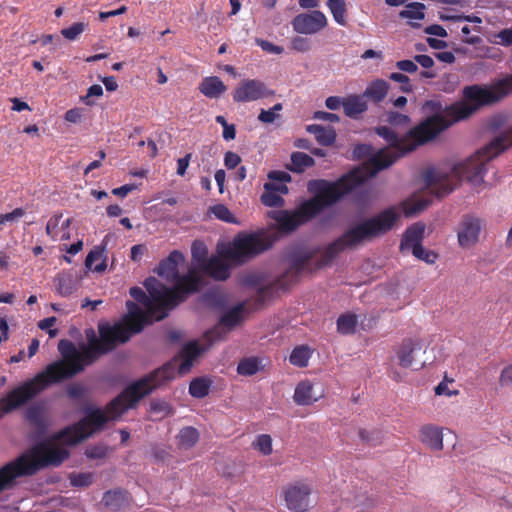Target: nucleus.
<instances>
[{
	"instance_id": "f257e3e1",
	"label": "nucleus",
	"mask_w": 512,
	"mask_h": 512,
	"mask_svg": "<svg viewBox=\"0 0 512 512\" xmlns=\"http://www.w3.org/2000/svg\"><path fill=\"white\" fill-rule=\"evenodd\" d=\"M399 219L400 213L397 209L389 207L375 216L351 226L323 250L320 248H310L292 252L289 256L290 268L275 282L260 287L257 291L258 300L263 302L270 298L275 290H285L291 284L297 282L302 272L312 270L310 267L311 262L318 254H320V258L316 260V268H322L330 264L335 257L346 249L356 248L366 241H371L374 238L385 235L395 227Z\"/></svg>"
},
{
	"instance_id": "f03ea898",
	"label": "nucleus",
	"mask_w": 512,
	"mask_h": 512,
	"mask_svg": "<svg viewBox=\"0 0 512 512\" xmlns=\"http://www.w3.org/2000/svg\"><path fill=\"white\" fill-rule=\"evenodd\" d=\"M126 307L127 314L120 321L114 324L99 322L98 335L93 328L86 329L87 343L82 344L80 350L70 340L59 341L58 350L72 376L82 372L85 366L95 363L101 356L112 352L120 344L128 342L134 334L143 330L145 327L143 309L130 300L126 302Z\"/></svg>"
},
{
	"instance_id": "7ed1b4c3",
	"label": "nucleus",
	"mask_w": 512,
	"mask_h": 512,
	"mask_svg": "<svg viewBox=\"0 0 512 512\" xmlns=\"http://www.w3.org/2000/svg\"><path fill=\"white\" fill-rule=\"evenodd\" d=\"M174 378L175 368L171 364L163 365L126 387L107 404L105 411L91 406L85 407L83 409L85 416L77 423L58 432L55 438L68 445L81 442L94 432L101 430L109 420L121 416L155 388Z\"/></svg>"
},
{
	"instance_id": "20e7f679",
	"label": "nucleus",
	"mask_w": 512,
	"mask_h": 512,
	"mask_svg": "<svg viewBox=\"0 0 512 512\" xmlns=\"http://www.w3.org/2000/svg\"><path fill=\"white\" fill-rule=\"evenodd\" d=\"M447 129L440 118L430 116L419 125L411 129L404 137H399L390 127L379 126L375 132L383 138L389 147L382 148L367 162L361 166L367 173L374 177L378 172L390 167L399 158L433 140L439 133Z\"/></svg>"
},
{
	"instance_id": "39448f33",
	"label": "nucleus",
	"mask_w": 512,
	"mask_h": 512,
	"mask_svg": "<svg viewBox=\"0 0 512 512\" xmlns=\"http://www.w3.org/2000/svg\"><path fill=\"white\" fill-rule=\"evenodd\" d=\"M512 93V78H503L491 85L473 84L462 90L463 99L442 109L441 103L426 101L423 110L433 112L447 128L456 122L468 119L482 107L491 106Z\"/></svg>"
},
{
	"instance_id": "423d86ee",
	"label": "nucleus",
	"mask_w": 512,
	"mask_h": 512,
	"mask_svg": "<svg viewBox=\"0 0 512 512\" xmlns=\"http://www.w3.org/2000/svg\"><path fill=\"white\" fill-rule=\"evenodd\" d=\"M371 176L362 167L358 166L342 175L335 181L316 179L308 182V191L313 198L305 201L304 210L310 215L317 216L325 208L338 203L345 195L362 185Z\"/></svg>"
},
{
	"instance_id": "0eeeda50",
	"label": "nucleus",
	"mask_w": 512,
	"mask_h": 512,
	"mask_svg": "<svg viewBox=\"0 0 512 512\" xmlns=\"http://www.w3.org/2000/svg\"><path fill=\"white\" fill-rule=\"evenodd\" d=\"M68 456V451L63 448L41 443L30 454H22L0 468V487L3 491L7 490L13 486L15 479L31 476L49 465H60Z\"/></svg>"
},
{
	"instance_id": "6e6552de",
	"label": "nucleus",
	"mask_w": 512,
	"mask_h": 512,
	"mask_svg": "<svg viewBox=\"0 0 512 512\" xmlns=\"http://www.w3.org/2000/svg\"><path fill=\"white\" fill-rule=\"evenodd\" d=\"M68 365L63 360L49 364L42 372L18 385L0 398V413L8 414L23 407L53 383L72 378Z\"/></svg>"
},
{
	"instance_id": "1a4fd4ad",
	"label": "nucleus",
	"mask_w": 512,
	"mask_h": 512,
	"mask_svg": "<svg viewBox=\"0 0 512 512\" xmlns=\"http://www.w3.org/2000/svg\"><path fill=\"white\" fill-rule=\"evenodd\" d=\"M148 295L140 287L130 289L131 297L145 307L143 310L145 326L153 321H161L166 318L169 311L177 306V295L175 292L181 291L179 285L175 290H168L164 284L154 277H149L144 282Z\"/></svg>"
},
{
	"instance_id": "9d476101",
	"label": "nucleus",
	"mask_w": 512,
	"mask_h": 512,
	"mask_svg": "<svg viewBox=\"0 0 512 512\" xmlns=\"http://www.w3.org/2000/svg\"><path fill=\"white\" fill-rule=\"evenodd\" d=\"M184 260V255L180 251L174 250L157 267V274L160 277L174 283V286L168 290H175L181 285V291L175 292L177 305L184 302L191 294L198 292L201 286V277L195 268H190L185 275L179 274L178 265Z\"/></svg>"
},
{
	"instance_id": "9b49d317",
	"label": "nucleus",
	"mask_w": 512,
	"mask_h": 512,
	"mask_svg": "<svg viewBox=\"0 0 512 512\" xmlns=\"http://www.w3.org/2000/svg\"><path fill=\"white\" fill-rule=\"evenodd\" d=\"M272 246L269 237L260 233L238 234L230 245L222 249V258L234 264H244Z\"/></svg>"
},
{
	"instance_id": "f8f14e48",
	"label": "nucleus",
	"mask_w": 512,
	"mask_h": 512,
	"mask_svg": "<svg viewBox=\"0 0 512 512\" xmlns=\"http://www.w3.org/2000/svg\"><path fill=\"white\" fill-rule=\"evenodd\" d=\"M275 95V91L269 89L259 79H244L236 86L232 93L236 103L255 102Z\"/></svg>"
},
{
	"instance_id": "ddd939ff",
	"label": "nucleus",
	"mask_w": 512,
	"mask_h": 512,
	"mask_svg": "<svg viewBox=\"0 0 512 512\" xmlns=\"http://www.w3.org/2000/svg\"><path fill=\"white\" fill-rule=\"evenodd\" d=\"M243 312V303H239L232 309L226 311L221 316L218 324L205 332V337L210 340V344L224 340L227 333L242 322Z\"/></svg>"
},
{
	"instance_id": "4468645a",
	"label": "nucleus",
	"mask_w": 512,
	"mask_h": 512,
	"mask_svg": "<svg viewBox=\"0 0 512 512\" xmlns=\"http://www.w3.org/2000/svg\"><path fill=\"white\" fill-rule=\"evenodd\" d=\"M312 487L304 482H294L283 489L286 507L293 512H305L309 508Z\"/></svg>"
},
{
	"instance_id": "2eb2a0df",
	"label": "nucleus",
	"mask_w": 512,
	"mask_h": 512,
	"mask_svg": "<svg viewBox=\"0 0 512 512\" xmlns=\"http://www.w3.org/2000/svg\"><path fill=\"white\" fill-rule=\"evenodd\" d=\"M293 30L299 34H316L327 26V18L320 10L301 13L292 20Z\"/></svg>"
},
{
	"instance_id": "dca6fc26",
	"label": "nucleus",
	"mask_w": 512,
	"mask_h": 512,
	"mask_svg": "<svg viewBox=\"0 0 512 512\" xmlns=\"http://www.w3.org/2000/svg\"><path fill=\"white\" fill-rule=\"evenodd\" d=\"M304 207L305 202H303L294 211L281 210L274 212V219L277 222L279 229L283 232H292L300 225L315 217L304 210Z\"/></svg>"
},
{
	"instance_id": "f3484780",
	"label": "nucleus",
	"mask_w": 512,
	"mask_h": 512,
	"mask_svg": "<svg viewBox=\"0 0 512 512\" xmlns=\"http://www.w3.org/2000/svg\"><path fill=\"white\" fill-rule=\"evenodd\" d=\"M481 231V222L478 218L466 215L463 217L457 233L459 245L469 248L474 245Z\"/></svg>"
},
{
	"instance_id": "a211bd4d",
	"label": "nucleus",
	"mask_w": 512,
	"mask_h": 512,
	"mask_svg": "<svg viewBox=\"0 0 512 512\" xmlns=\"http://www.w3.org/2000/svg\"><path fill=\"white\" fill-rule=\"evenodd\" d=\"M203 340L206 342L204 346H201L197 341H191L183 346V361L178 368L180 375L188 373L193 366L194 360L213 345L210 344V340L205 337V334L203 335Z\"/></svg>"
},
{
	"instance_id": "6ab92c4d",
	"label": "nucleus",
	"mask_w": 512,
	"mask_h": 512,
	"mask_svg": "<svg viewBox=\"0 0 512 512\" xmlns=\"http://www.w3.org/2000/svg\"><path fill=\"white\" fill-rule=\"evenodd\" d=\"M24 417L29 425L40 434L45 433L50 425L46 408L41 403L29 406L25 411Z\"/></svg>"
},
{
	"instance_id": "aec40b11",
	"label": "nucleus",
	"mask_w": 512,
	"mask_h": 512,
	"mask_svg": "<svg viewBox=\"0 0 512 512\" xmlns=\"http://www.w3.org/2000/svg\"><path fill=\"white\" fill-rule=\"evenodd\" d=\"M422 349V344L419 340L412 338L404 339L395 350L398 359V364L403 368H409L415 361L416 352Z\"/></svg>"
},
{
	"instance_id": "412c9836",
	"label": "nucleus",
	"mask_w": 512,
	"mask_h": 512,
	"mask_svg": "<svg viewBox=\"0 0 512 512\" xmlns=\"http://www.w3.org/2000/svg\"><path fill=\"white\" fill-rule=\"evenodd\" d=\"M130 495L126 490L117 488L106 491L101 503L110 511L117 512L130 505Z\"/></svg>"
},
{
	"instance_id": "4be33fe9",
	"label": "nucleus",
	"mask_w": 512,
	"mask_h": 512,
	"mask_svg": "<svg viewBox=\"0 0 512 512\" xmlns=\"http://www.w3.org/2000/svg\"><path fill=\"white\" fill-rule=\"evenodd\" d=\"M425 233V225L421 222L414 223L406 229L403 234L400 251H412L416 247L422 245Z\"/></svg>"
},
{
	"instance_id": "5701e85b",
	"label": "nucleus",
	"mask_w": 512,
	"mask_h": 512,
	"mask_svg": "<svg viewBox=\"0 0 512 512\" xmlns=\"http://www.w3.org/2000/svg\"><path fill=\"white\" fill-rule=\"evenodd\" d=\"M420 439L423 444L431 450L440 451L443 449L442 429L434 425H425L420 429Z\"/></svg>"
},
{
	"instance_id": "b1692460",
	"label": "nucleus",
	"mask_w": 512,
	"mask_h": 512,
	"mask_svg": "<svg viewBox=\"0 0 512 512\" xmlns=\"http://www.w3.org/2000/svg\"><path fill=\"white\" fill-rule=\"evenodd\" d=\"M202 271L215 280L224 281L230 276V267L222 259L211 257L201 267Z\"/></svg>"
},
{
	"instance_id": "393cba45",
	"label": "nucleus",
	"mask_w": 512,
	"mask_h": 512,
	"mask_svg": "<svg viewBox=\"0 0 512 512\" xmlns=\"http://www.w3.org/2000/svg\"><path fill=\"white\" fill-rule=\"evenodd\" d=\"M199 91L210 99H217L226 92L227 87L218 76H209L202 79Z\"/></svg>"
},
{
	"instance_id": "a878e982",
	"label": "nucleus",
	"mask_w": 512,
	"mask_h": 512,
	"mask_svg": "<svg viewBox=\"0 0 512 512\" xmlns=\"http://www.w3.org/2000/svg\"><path fill=\"white\" fill-rule=\"evenodd\" d=\"M56 292L62 297H68L77 290V280L73 273L63 271L54 278Z\"/></svg>"
},
{
	"instance_id": "bb28decb",
	"label": "nucleus",
	"mask_w": 512,
	"mask_h": 512,
	"mask_svg": "<svg viewBox=\"0 0 512 512\" xmlns=\"http://www.w3.org/2000/svg\"><path fill=\"white\" fill-rule=\"evenodd\" d=\"M390 85L383 79L373 80L366 87L363 96L370 99L373 103H381L387 96Z\"/></svg>"
},
{
	"instance_id": "cd10ccee",
	"label": "nucleus",
	"mask_w": 512,
	"mask_h": 512,
	"mask_svg": "<svg viewBox=\"0 0 512 512\" xmlns=\"http://www.w3.org/2000/svg\"><path fill=\"white\" fill-rule=\"evenodd\" d=\"M293 400L300 406H308L316 402L318 398L313 396L312 383L308 380L299 382L295 388Z\"/></svg>"
},
{
	"instance_id": "c85d7f7f",
	"label": "nucleus",
	"mask_w": 512,
	"mask_h": 512,
	"mask_svg": "<svg viewBox=\"0 0 512 512\" xmlns=\"http://www.w3.org/2000/svg\"><path fill=\"white\" fill-rule=\"evenodd\" d=\"M432 202L431 197L413 196L401 203V208L406 217H412L424 211Z\"/></svg>"
},
{
	"instance_id": "c756f323",
	"label": "nucleus",
	"mask_w": 512,
	"mask_h": 512,
	"mask_svg": "<svg viewBox=\"0 0 512 512\" xmlns=\"http://www.w3.org/2000/svg\"><path fill=\"white\" fill-rule=\"evenodd\" d=\"M364 96L349 95L344 98L343 109L344 113L351 118L357 117L367 110V103Z\"/></svg>"
},
{
	"instance_id": "7c9ffc66",
	"label": "nucleus",
	"mask_w": 512,
	"mask_h": 512,
	"mask_svg": "<svg viewBox=\"0 0 512 512\" xmlns=\"http://www.w3.org/2000/svg\"><path fill=\"white\" fill-rule=\"evenodd\" d=\"M307 131L313 134L316 141L322 146H331L336 140V132L332 127L312 124L307 127Z\"/></svg>"
},
{
	"instance_id": "2f4dec72",
	"label": "nucleus",
	"mask_w": 512,
	"mask_h": 512,
	"mask_svg": "<svg viewBox=\"0 0 512 512\" xmlns=\"http://www.w3.org/2000/svg\"><path fill=\"white\" fill-rule=\"evenodd\" d=\"M200 434L198 430L192 426L182 428L176 436L177 443L181 449L192 448L199 440Z\"/></svg>"
},
{
	"instance_id": "473e14b6",
	"label": "nucleus",
	"mask_w": 512,
	"mask_h": 512,
	"mask_svg": "<svg viewBox=\"0 0 512 512\" xmlns=\"http://www.w3.org/2000/svg\"><path fill=\"white\" fill-rule=\"evenodd\" d=\"M315 164L314 159L304 152H293L291 154V165L288 167L290 171L302 173L308 167Z\"/></svg>"
},
{
	"instance_id": "72a5a7b5",
	"label": "nucleus",
	"mask_w": 512,
	"mask_h": 512,
	"mask_svg": "<svg viewBox=\"0 0 512 512\" xmlns=\"http://www.w3.org/2000/svg\"><path fill=\"white\" fill-rule=\"evenodd\" d=\"M358 323L357 316L352 313L341 314L337 319V331L343 335L353 334Z\"/></svg>"
},
{
	"instance_id": "f704fd0d",
	"label": "nucleus",
	"mask_w": 512,
	"mask_h": 512,
	"mask_svg": "<svg viewBox=\"0 0 512 512\" xmlns=\"http://www.w3.org/2000/svg\"><path fill=\"white\" fill-rule=\"evenodd\" d=\"M327 6L333 16V19L339 25L345 26L346 21V2L345 0H328Z\"/></svg>"
},
{
	"instance_id": "c9c22d12",
	"label": "nucleus",
	"mask_w": 512,
	"mask_h": 512,
	"mask_svg": "<svg viewBox=\"0 0 512 512\" xmlns=\"http://www.w3.org/2000/svg\"><path fill=\"white\" fill-rule=\"evenodd\" d=\"M211 382L205 378H195L190 382L189 393L194 398H204L209 394Z\"/></svg>"
},
{
	"instance_id": "e433bc0d",
	"label": "nucleus",
	"mask_w": 512,
	"mask_h": 512,
	"mask_svg": "<svg viewBox=\"0 0 512 512\" xmlns=\"http://www.w3.org/2000/svg\"><path fill=\"white\" fill-rule=\"evenodd\" d=\"M310 358V350L307 346L295 347L289 357L292 365L297 367H306Z\"/></svg>"
},
{
	"instance_id": "4c0bfd02",
	"label": "nucleus",
	"mask_w": 512,
	"mask_h": 512,
	"mask_svg": "<svg viewBox=\"0 0 512 512\" xmlns=\"http://www.w3.org/2000/svg\"><path fill=\"white\" fill-rule=\"evenodd\" d=\"M261 369L260 362L256 357L244 358L237 366V372L243 376H252Z\"/></svg>"
},
{
	"instance_id": "58836bf2",
	"label": "nucleus",
	"mask_w": 512,
	"mask_h": 512,
	"mask_svg": "<svg viewBox=\"0 0 512 512\" xmlns=\"http://www.w3.org/2000/svg\"><path fill=\"white\" fill-rule=\"evenodd\" d=\"M101 258H102V250H98V249L91 250L85 259V266L89 270H93L95 272H102L106 269L105 261H101V262L95 264V262L99 261Z\"/></svg>"
},
{
	"instance_id": "ea45409f",
	"label": "nucleus",
	"mask_w": 512,
	"mask_h": 512,
	"mask_svg": "<svg viewBox=\"0 0 512 512\" xmlns=\"http://www.w3.org/2000/svg\"><path fill=\"white\" fill-rule=\"evenodd\" d=\"M424 9L425 5L422 3H411L408 4L407 8L402 10L399 15L401 18L422 20L425 17Z\"/></svg>"
},
{
	"instance_id": "a19ab883",
	"label": "nucleus",
	"mask_w": 512,
	"mask_h": 512,
	"mask_svg": "<svg viewBox=\"0 0 512 512\" xmlns=\"http://www.w3.org/2000/svg\"><path fill=\"white\" fill-rule=\"evenodd\" d=\"M191 254L192 258L199 264L200 268L208 261V251L202 241L196 240L192 243Z\"/></svg>"
},
{
	"instance_id": "79ce46f5",
	"label": "nucleus",
	"mask_w": 512,
	"mask_h": 512,
	"mask_svg": "<svg viewBox=\"0 0 512 512\" xmlns=\"http://www.w3.org/2000/svg\"><path fill=\"white\" fill-rule=\"evenodd\" d=\"M261 202L267 207H282L285 203L281 195L271 190H264L261 195Z\"/></svg>"
},
{
	"instance_id": "37998d69",
	"label": "nucleus",
	"mask_w": 512,
	"mask_h": 512,
	"mask_svg": "<svg viewBox=\"0 0 512 512\" xmlns=\"http://www.w3.org/2000/svg\"><path fill=\"white\" fill-rule=\"evenodd\" d=\"M253 447L259 450L263 455H270L272 453V438L268 434L259 435L253 442Z\"/></svg>"
},
{
	"instance_id": "c03bdc74",
	"label": "nucleus",
	"mask_w": 512,
	"mask_h": 512,
	"mask_svg": "<svg viewBox=\"0 0 512 512\" xmlns=\"http://www.w3.org/2000/svg\"><path fill=\"white\" fill-rule=\"evenodd\" d=\"M376 152H374V148L369 144H358L354 147L352 151L353 158L356 160L367 159L365 163H367Z\"/></svg>"
},
{
	"instance_id": "a18cd8bd",
	"label": "nucleus",
	"mask_w": 512,
	"mask_h": 512,
	"mask_svg": "<svg viewBox=\"0 0 512 512\" xmlns=\"http://www.w3.org/2000/svg\"><path fill=\"white\" fill-rule=\"evenodd\" d=\"M386 122L392 126L406 127L410 124L411 120L408 115L396 111H389L386 113Z\"/></svg>"
},
{
	"instance_id": "49530a36",
	"label": "nucleus",
	"mask_w": 512,
	"mask_h": 512,
	"mask_svg": "<svg viewBox=\"0 0 512 512\" xmlns=\"http://www.w3.org/2000/svg\"><path fill=\"white\" fill-rule=\"evenodd\" d=\"M389 79L400 84L401 92L411 93L413 91V85L407 75L399 72H393L389 75Z\"/></svg>"
},
{
	"instance_id": "de8ad7c7",
	"label": "nucleus",
	"mask_w": 512,
	"mask_h": 512,
	"mask_svg": "<svg viewBox=\"0 0 512 512\" xmlns=\"http://www.w3.org/2000/svg\"><path fill=\"white\" fill-rule=\"evenodd\" d=\"M86 26L87 25L83 22H76L73 23L70 27L62 29L61 34L67 40L74 41L82 32H84Z\"/></svg>"
},
{
	"instance_id": "09e8293b",
	"label": "nucleus",
	"mask_w": 512,
	"mask_h": 512,
	"mask_svg": "<svg viewBox=\"0 0 512 512\" xmlns=\"http://www.w3.org/2000/svg\"><path fill=\"white\" fill-rule=\"evenodd\" d=\"M411 252L417 259L422 260L428 264L435 263V261L438 257L436 253H434L433 251L424 249V247L422 245L416 247Z\"/></svg>"
},
{
	"instance_id": "8fccbe9b",
	"label": "nucleus",
	"mask_w": 512,
	"mask_h": 512,
	"mask_svg": "<svg viewBox=\"0 0 512 512\" xmlns=\"http://www.w3.org/2000/svg\"><path fill=\"white\" fill-rule=\"evenodd\" d=\"M62 216H63L62 213L55 214L47 222L46 233L53 240H56L59 235V223H60Z\"/></svg>"
},
{
	"instance_id": "3c124183",
	"label": "nucleus",
	"mask_w": 512,
	"mask_h": 512,
	"mask_svg": "<svg viewBox=\"0 0 512 512\" xmlns=\"http://www.w3.org/2000/svg\"><path fill=\"white\" fill-rule=\"evenodd\" d=\"M71 484L76 487H88L93 483V475L91 473H78L70 478Z\"/></svg>"
},
{
	"instance_id": "603ef678",
	"label": "nucleus",
	"mask_w": 512,
	"mask_h": 512,
	"mask_svg": "<svg viewBox=\"0 0 512 512\" xmlns=\"http://www.w3.org/2000/svg\"><path fill=\"white\" fill-rule=\"evenodd\" d=\"M213 214L215 215L216 218H218L219 220H222V221H225V222H233V216H232V213L230 212V210L223 204H217V205H214L212 208H211Z\"/></svg>"
},
{
	"instance_id": "864d4df0",
	"label": "nucleus",
	"mask_w": 512,
	"mask_h": 512,
	"mask_svg": "<svg viewBox=\"0 0 512 512\" xmlns=\"http://www.w3.org/2000/svg\"><path fill=\"white\" fill-rule=\"evenodd\" d=\"M255 43L261 47L263 51L270 54H282L284 52V48L282 46L275 45L264 39L256 38Z\"/></svg>"
},
{
	"instance_id": "5fc2aeb1",
	"label": "nucleus",
	"mask_w": 512,
	"mask_h": 512,
	"mask_svg": "<svg viewBox=\"0 0 512 512\" xmlns=\"http://www.w3.org/2000/svg\"><path fill=\"white\" fill-rule=\"evenodd\" d=\"M291 48L297 52H307L311 48L310 41L305 37L296 36L291 40Z\"/></svg>"
},
{
	"instance_id": "6e6d98bb",
	"label": "nucleus",
	"mask_w": 512,
	"mask_h": 512,
	"mask_svg": "<svg viewBox=\"0 0 512 512\" xmlns=\"http://www.w3.org/2000/svg\"><path fill=\"white\" fill-rule=\"evenodd\" d=\"M264 190H271L272 192L278 193L279 195L287 194L288 187L285 183L269 181L264 184Z\"/></svg>"
},
{
	"instance_id": "4d7b16f0",
	"label": "nucleus",
	"mask_w": 512,
	"mask_h": 512,
	"mask_svg": "<svg viewBox=\"0 0 512 512\" xmlns=\"http://www.w3.org/2000/svg\"><path fill=\"white\" fill-rule=\"evenodd\" d=\"M241 162V157L234 152L228 151L224 156V164L227 169H234Z\"/></svg>"
},
{
	"instance_id": "13d9d810",
	"label": "nucleus",
	"mask_w": 512,
	"mask_h": 512,
	"mask_svg": "<svg viewBox=\"0 0 512 512\" xmlns=\"http://www.w3.org/2000/svg\"><path fill=\"white\" fill-rule=\"evenodd\" d=\"M498 43L504 46H512V28H506L496 35Z\"/></svg>"
},
{
	"instance_id": "bf43d9fd",
	"label": "nucleus",
	"mask_w": 512,
	"mask_h": 512,
	"mask_svg": "<svg viewBox=\"0 0 512 512\" xmlns=\"http://www.w3.org/2000/svg\"><path fill=\"white\" fill-rule=\"evenodd\" d=\"M268 178L271 181L281 182V183H285V184H286V182L291 181L290 174H288L285 171H278V170L270 171L268 173Z\"/></svg>"
},
{
	"instance_id": "052dcab7",
	"label": "nucleus",
	"mask_w": 512,
	"mask_h": 512,
	"mask_svg": "<svg viewBox=\"0 0 512 512\" xmlns=\"http://www.w3.org/2000/svg\"><path fill=\"white\" fill-rule=\"evenodd\" d=\"M395 66L403 71V72H407V73H414L418 70V66L417 64L412 61V60H400V61H397Z\"/></svg>"
},
{
	"instance_id": "680f3d73",
	"label": "nucleus",
	"mask_w": 512,
	"mask_h": 512,
	"mask_svg": "<svg viewBox=\"0 0 512 512\" xmlns=\"http://www.w3.org/2000/svg\"><path fill=\"white\" fill-rule=\"evenodd\" d=\"M81 118L82 111L79 108L69 109L64 115V119L70 123H78L81 121Z\"/></svg>"
},
{
	"instance_id": "e2e57ef3",
	"label": "nucleus",
	"mask_w": 512,
	"mask_h": 512,
	"mask_svg": "<svg viewBox=\"0 0 512 512\" xmlns=\"http://www.w3.org/2000/svg\"><path fill=\"white\" fill-rule=\"evenodd\" d=\"M85 389L80 384H72L67 389V394L72 399H79L83 397Z\"/></svg>"
},
{
	"instance_id": "0e129e2a",
	"label": "nucleus",
	"mask_w": 512,
	"mask_h": 512,
	"mask_svg": "<svg viewBox=\"0 0 512 512\" xmlns=\"http://www.w3.org/2000/svg\"><path fill=\"white\" fill-rule=\"evenodd\" d=\"M191 154L188 153L184 157L179 158L177 161V174L180 176H184L186 173V170L189 166Z\"/></svg>"
},
{
	"instance_id": "69168bd1",
	"label": "nucleus",
	"mask_w": 512,
	"mask_h": 512,
	"mask_svg": "<svg viewBox=\"0 0 512 512\" xmlns=\"http://www.w3.org/2000/svg\"><path fill=\"white\" fill-rule=\"evenodd\" d=\"M277 117H278V115L273 113V111H271L270 109L269 110L261 109V111L258 115V120L262 123L270 124V123H273Z\"/></svg>"
},
{
	"instance_id": "338daca9",
	"label": "nucleus",
	"mask_w": 512,
	"mask_h": 512,
	"mask_svg": "<svg viewBox=\"0 0 512 512\" xmlns=\"http://www.w3.org/2000/svg\"><path fill=\"white\" fill-rule=\"evenodd\" d=\"M424 32L428 35H435L438 37H446L447 36V31L441 25H438V24H433V25L427 26L424 29Z\"/></svg>"
},
{
	"instance_id": "774afa93",
	"label": "nucleus",
	"mask_w": 512,
	"mask_h": 512,
	"mask_svg": "<svg viewBox=\"0 0 512 512\" xmlns=\"http://www.w3.org/2000/svg\"><path fill=\"white\" fill-rule=\"evenodd\" d=\"M500 384L502 386L512 385V364L505 367L500 375Z\"/></svg>"
}]
</instances>
